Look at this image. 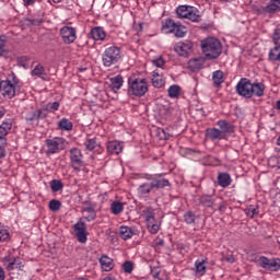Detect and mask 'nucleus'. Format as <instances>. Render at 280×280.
<instances>
[{
	"label": "nucleus",
	"mask_w": 280,
	"mask_h": 280,
	"mask_svg": "<svg viewBox=\"0 0 280 280\" xmlns=\"http://www.w3.org/2000/svg\"><path fill=\"white\" fill-rule=\"evenodd\" d=\"M119 60H121V48L109 46L104 50L102 56L104 67H113V65H117Z\"/></svg>",
	"instance_id": "obj_4"
},
{
	"label": "nucleus",
	"mask_w": 280,
	"mask_h": 280,
	"mask_svg": "<svg viewBox=\"0 0 280 280\" xmlns=\"http://www.w3.org/2000/svg\"><path fill=\"white\" fill-rule=\"evenodd\" d=\"M10 240V232L8 230H0V242H8Z\"/></svg>",
	"instance_id": "obj_50"
},
{
	"label": "nucleus",
	"mask_w": 280,
	"mask_h": 280,
	"mask_svg": "<svg viewBox=\"0 0 280 280\" xmlns=\"http://www.w3.org/2000/svg\"><path fill=\"white\" fill-rule=\"evenodd\" d=\"M244 212L247 218H255V215L259 214V208L257 206H248Z\"/></svg>",
	"instance_id": "obj_40"
},
{
	"label": "nucleus",
	"mask_w": 280,
	"mask_h": 280,
	"mask_svg": "<svg viewBox=\"0 0 280 280\" xmlns=\"http://www.w3.org/2000/svg\"><path fill=\"white\" fill-rule=\"evenodd\" d=\"M205 264H207V259L197 260L195 262L196 272L197 275H200V277L207 273V266H205Z\"/></svg>",
	"instance_id": "obj_27"
},
{
	"label": "nucleus",
	"mask_w": 280,
	"mask_h": 280,
	"mask_svg": "<svg viewBox=\"0 0 280 280\" xmlns=\"http://www.w3.org/2000/svg\"><path fill=\"white\" fill-rule=\"evenodd\" d=\"M168 95H170V97H178L180 95V86L171 85L168 88Z\"/></svg>",
	"instance_id": "obj_43"
},
{
	"label": "nucleus",
	"mask_w": 280,
	"mask_h": 280,
	"mask_svg": "<svg viewBox=\"0 0 280 280\" xmlns=\"http://www.w3.org/2000/svg\"><path fill=\"white\" fill-rule=\"evenodd\" d=\"M60 207H62V203L59 200L52 199L49 201L50 211H60Z\"/></svg>",
	"instance_id": "obj_47"
},
{
	"label": "nucleus",
	"mask_w": 280,
	"mask_h": 280,
	"mask_svg": "<svg viewBox=\"0 0 280 280\" xmlns=\"http://www.w3.org/2000/svg\"><path fill=\"white\" fill-rule=\"evenodd\" d=\"M0 159H5V149L0 148Z\"/></svg>",
	"instance_id": "obj_63"
},
{
	"label": "nucleus",
	"mask_w": 280,
	"mask_h": 280,
	"mask_svg": "<svg viewBox=\"0 0 280 280\" xmlns=\"http://www.w3.org/2000/svg\"><path fill=\"white\" fill-rule=\"evenodd\" d=\"M2 95L7 100H12L16 95V88H14L11 80L2 81Z\"/></svg>",
	"instance_id": "obj_13"
},
{
	"label": "nucleus",
	"mask_w": 280,
	"mask_h": 280,
	"mask_svg": "<svg viewBox=\"0 0 280 280\" xmlns=\"http://www.w3.org/2000/svg\"><path fill=\"white\" fill-rule=\"evenodd\" d=\"M10 130H12V122L4 121L0 125V137H8Z\"/></svg>",
	"instance_id": "obj_38"
},
{
	"label": "nucleus",
	"mask_w": 280,
	"mask_h": 280,
	"mask_svg": "<svg viewBox=\"0 0 280 280\" xmlns=\"http://www.w3.org/2000/svg\"><path fill=\"white\" fill-rule=\"evenodd\" d=\"M254 10L257 14H277L280 12V0H269L267 5Z\"/></svg>",
	"instance_id": "obj_10"
},
{
	"label": "nucleus",
	"mask_w": 280,
	"mask_h": 280,
	"mask_svg": "<svg viewBox=\"0 0 280 280\" xmlns=\"http://www.w3.org/2000/svg\"><path fill=\"white\" fill-rule=\"evenodd\" d=\"M119 235L121 237V240H130V237H132V235H135V233L132 232V229H130L129 226H120L119 229Z\"/></svg>",
	"instance_id": "obj_28"
},
{
	"label": "nucleus",
	"mask_w": 280,
	"mask_h": 280,
	"mask_svg": "<svg viewBox=\"0 0 280 280\" xmlns=\"http://www.w3.org/2000/svg\"><path fill=\"white\" fill-rule=\"evenodd\" d=\"M91 35L94 40H104L106 38V32L100 26L92 28Z\"/></svg>",
	"instance_id": "obj_23"
},
{
	"label": "nucleus",
	"mask_w": 280,
	"mask_h": 280,
	"mask_svg": "<svg viewBox=\"0 0 280 280\" xmlns=\"http://www.w3.org/2000/svg\"><path fill=\"white\" fill-rule=\"evenodd\" d=\"M46 148V154H56L60 152V150H65V148H67V140H65V138L47 139Z\"/></svg>",
	"instance_id": "obj_6"
},
{
	"label": "nucleus",
	"mask_w": 280,
	"mask_h": 280,
	"mask_svg": "<svg viewBox=\"0 0 280 280\" xmlns=\"http://www.w3.org/2000/svg\"><path fill=\"white\" fill-rule=\"evenodd\" d=\"M151 180L153 189H164V187H170V180L161 175L151 178Z\"/></svg>",
	"instance_id": "obj_14"
},
{
	"label": "nucleus",
	"mask_w": 280,
	"mask_h": 280,
	"mask_svg": "<svg viewBox=\"0 0 280 280\" xmlns=\"http://www.w3.org/2000/svg\"><path fill=\"white\" fill-rule=\"evenodd\" d=\"M58 108H60V102L48 103L46 105V110L48 113H56V110H58Z\"/></svg>",
	"instance_id": "obj_48"
},
{
	"label": "nucleus",
	"mask_w": 280,
	"mask_h": 280,
	"mask_svg": "<svg viewBox=\"0 0 280 280\" xmlns=\"http://www.w3.org/2000/svg\"><path fill=\"white\" fill-rule=\"evenodd\" d=\"M84 211L86 213L93 214V213H95V208H93V206H89V207L84 208Z\"/></svg>",
	"instance_id": "obj_57"
},
{
	"label": "nucleus",
	"mask_w": 280,
	"mask_h": 280,
	"mask_svg": "<svg viewBox=\"0 0 280 280\" xmlns=\"http://www.w3.org/2000/svg\"><path fill=\"white\" fill-rule=\"evenodd\" d=\"M152 189H154L152 183H144L138 187V194H140V196H148V194H150Z\"/></svg>",
	"instance_id": "obj_32"
},
{
	"label": "nucleus",
	"mask_w": 280,
	"mask_h": 280,
	"mask_svg": "<svg viewBox=\"0 0 280 280\" xmlns=\"http://www.w3.org/2000/svg\"><path fill=\"white\" fill-rule=\"evenodd\" d=\"M28 23H31V25H40V23H43V20L37 19V20H28Z\"/></svg>",
	"instance_id": "obj_55"
},
{
	"label": "nucleus",
	"mask_w": 280,
	"mask_h": 280,
	"mask_svg": "<svg viewBox=\"0 0 280 280\" xmlns=\"http://www.w3.org/2000/svg\"><path fill=\"white\" fill-rule=\"evenodd\" d=\"M58 127L60 128V130H73V122H71V120L67 119V118H62L59 122H58Z\"/></svg>",
	"instance_id": "obj_34"
},
{
	"label": "nucleus",
	"mask_w": 280,
	"mask_h": 280,
	"mask_svg": "<svg viewBox=\"0 0 280 280\" xmlns=\"http://www.w3.org/2000/svg\"><path fill=\"white\" fill-rule=\"evenodd\" d=\"M206 135H207L208 139H211V141H218V140L226 139V136L224 135V131H221L218 128L207 129Z\"/></svg>",
	"instance_id": "obj_15"
},
{
	"label": "nucleus",
	"mask_w": 280,
	"mask_h": 280,
	"mask_svg": "<svg viewBox=\"0 0 280 280\" xmlns=\"http://www.w3.org/2000/svg\"><path fill=\"white\" fill-rule=\"evenodd\" d=\"M269 60L280 62V47L276 46L269 51Z\"/></svg>",
	"instance_id": "obj_35"
},
{
	"label": "nucleus",
	"mask_w": 280,
	"mask_h": 280,
	"mask_svg": "<svg viewBox=\"0 0 280 280\" xmlns=\"http://www.w3.org/2000/svg\"><path fill=\"white\" fill-rule=\"evenodd\" d=\"M147 226L150 233H152L153 235H156V233H159V230L161 229V226L156 222V219H153V221H148Z\"/></svg>",
	"instance_id": "obj_37"
},
{
	"label": "nucleus",
	"mask_w": 280,
	"mask_h": 280,
	"mask_svg": "<svg viewBox=\"0 0 280 280\" xmlns=\"http://www.w3.org/2000/svg\"><path fill=\"white\" fill-rule=\"evenodd\" d=\"M7 270H23L25 268V260L21 257L5 256L2 259Z\"/></svg>",
	"instance_id": "obj_8"
},
{
	"label": "nucleus",
	"mask_w": 280,
	"mask_h": 280,
	"mask_svg": "<svg viewBox=\"0 0 280 280\" xmlns=\"http://www.w3.org/2000/svg\"><path fill=\"white\" fill-rule=\"evenodd\" d=\"M70 159L72 162V167L78 170L75 165H82V151L80 149L74 148L70 151Z\"/></svg>",
	"instance_id": "obj_16"
},
{
	"label": "nucleus",
	"mask_w": 280,
	"mask_h": 280,
	"mask_svg": "<svg viewBox=\"0 0 280 280\" xmlns=\"http://www.w3.org/2000/svg\"><path fill=\"white\" fill-rule=\"evenodd\" d=\"M202 65H205V59L202 57L190 59L188 62V68L190 71H200L202 69Z\"/></svg>",
	"instance_id": "obj_19"
},
{
	"label": "nucleus",
	"mask_w": 280,
	"mask_h": 280,
	"mask_svg": "<svg viewBox=\"0 0 280 280\" xmlns=\"http://www.w3.org/2000/svg\"><path fill=\"white\" fill-rule=\"evenodd\" d=\"M40 117H46V115H43V109H38L37 112H31L26 116V121H38Z\"/></svg>",
	"instance_id": "obj_33"
},
{
	"label": "nucleus",
	"mask_w": 280,
	"mask_h": 280,
	"mask_svg": "<svg viewBox=\"0 0 280 280\" xmlns=\"http://www.w3.org/2000/svg\"><path fill=\"white\" fill-rule=\"evenodd\" d=\"M276 108H277V110H280V100L277 101V103H276Z\"/></svg>",
	"instance_id": "obj_64"
},
{
	"label": "nucleus",
	"mask_w": 280,
	"mask_h": 280,
	"mask_svg": "<svg viewBox=\"0 0 280 280\" xmlns=\"http://www.w3.org/2000/svg\"><path fill=\"white\" fill-rule=\"evenodd\" d=\"M65 187V184L60 179H52L50 182V189L51 191H62V188Z\"/></svg>",
	"instance_id": "obj_41"
},
{
	"label": "nucleus",
	"mask_w": 280,
	"mask_h": 280,
	"mask_svg": "<svg viewBox=\"0 0 280 280\" xmlns=\"http://www.w3.org/2000/svg\"><path fill=\"white\" fill-rule=\"evenodd\" d=\"M258 266L265 270L277 272V270L280 269V259H270L266 256H261L258 258Z\"/></svg>",
	"instance_id": "obj_9"
},
{
	"label": "nucleus",
	"mask_w": 280,
	"mask_h": 280,
	"mask_svg": "<svg viewBox=\"0 0 280 280\" xmlns=\"http://www.w3.org/2000/svg\"><path fill=\"white\" fill-rule=\"evenodd\" d=\"M271 38L276 47H280V28L275 30Z\"/></svg>",
	"instance_id": "obj_49"
},
{
	"label": "nucleus",
	"mask_w": 280,
	"mask_h": 280,
	"mask_svg": "<svg viewBox=\"0 0 280 280\" xmlns=\"http://www.w3.org/2000/svg\"><path fill=\"white\" fill-rule=\"evenodd\" d=\"M121 86H124V77H121V74L110 79L112 91H119Z\"/></svg>",
	"instance_id": "obj_25"
},
{
	"label": "nucleus",
	"mask_w": 280,
	"mask_h": 280,
	"mask_svg": "<svg viewBox=\"0 0 280 280\" xmlns=\"http://www.w3.org/2000/svg\"><path fill=\"white\" fill-rule=\"evenodd\" d=\"M225 261H228L229 264H234L235 262V257H233V255H228L225 257Z\"/></svg>",
	"instance_id": "obj_58"
},
{
	"label": "nucleus",
	"mask_w": 280,
	"mask_h": 280,
	"mask_svg": "<svg viewBox=\"0 0 280 280\" xmlns=\"http://www.w3.org/2000/svg\"><path fill=\"white\" fill-rule=\"evenodd\" d=\"M217 179L218 185L223 188L230 187L231 183H233V179L229 173H219Z\"/></svg>",
	"instance_id": "obj_18"
},
{
	"label": "nucleus",
	"mask_w": 280,
	"mask_h": 280,
	"mask_svg": "<svg viewBox=\"0 0 280 280\" xmlns=\"http://www.w3.org/2000/svg\"><path fill=\"white\" fill-rule=\"evenodd\" d=\"M9 51L5 49V47L0 48V56H3L4 58L8 56Z\"/></svg>",
	"instance_id": "obj_60"
},
{
	"label": "nucleus",
	"mask_w": 280,
	"mask_h": 280,
	"mask_svg": "<svg viewBox=\"0 0 280 280\" xmlns=\"http://www.w3.org/2000/svg\"><path fill=\"white\" fill-rule=\"evenodd\" d=\"M153 65L155 67H163V65H165V60L163 59V57H158L155 59L152 60Z\"/></svg>",
	"instance_id": "obj_51"
},
{
	"label": "nucleus",
	"mask_w": 280,
	"mask_h": 280,
	"mask_svg": "<svg viewBox=\"0 0 280 280\" xmlns=\"http://www.w3.org/2000/svg\"><path fill=\"white\" fill-rule=\"evenodd\" d=\"M10 78L11 79H8V80H10L13 86L16 88V84H19V79H16V75L14 74H12Z\"/></svg>",
	"instance_id": "obj_54"
},
{
	"label": "nucleus",
	"mask_w": 280,
	"mask_h": 280,
	"mask_svg": "<svg viewBox=\"0 0 280 280\" xmlns=\"http://www.w3.org/2000/svg\"><path fill=\"white\" fill-rule=\"evenodd\" d=\"M177 23L172 19H167L162 23V30L166 32V34H173Z\"/></svg>",
	"instance_id": "obj_26"
},
{
	"label": "nucleus",
	"mask_w": 280,
	"mask_h": 280,
	"mask_svg": "<svg viewBox=\"0 0 280 280\" xmlns=\"http://www.w3.org/2000/svg\"><path fill=\"white\" fill-rule=\"evenodd\" d=\"M124 272H126L127 275H132V271L135 270V266L132 265V261L127 260L122 264L121 266Z\"/></svg>",
	"instance_id": "obj_44"
},
{
	"label": "nucleus",
	"mask_w": 280,
	"mask_h": 280,
	"mask_svg": "<svg viewBox=\"0 0 280 280\" xmlns=\"http://www.w3.org/2000/svg\"><path fill=\"white\" fill-rule=\"evenodd\" d=\"M0 280H5V270L3 267H0Z\"/></svg>",
	"instance_id": "obj_59"
},
{
	"label": "nucleus",
	"mask_w": 280,
	"mask_h": 280,
	"mask_svg": "<svg viewBox=\"0 0 280 280\" xmlns=\"http://www.w3.org/2000/svg\"><path fill=\"white\" fill-rule=\"evenodd\" d=\"M176 14L179 19H188V21H192V23L200 22V12L196 7L179 5L176 9Z\"/></svg>",
	"instance_id": "obj_5"
},
{
	"label": "nucleus",
	"mask_w": 280,
	"mask_h": 280,
	"mask_svg": "<svg viewBox=\"0 0 280 280\" xmlns=\"http://www.w3.org/2000/svg\"><path fill=\"white\" fill-rule=\"evenodd\" d=\"M266 85H264V83H252L246 78L241 79L236 84V93L246 100H250L253 95H256V97H264Z\"/></svg>",
	"instance_id": "obj_1"
},
{
	"label": "nucleus",
	"mask_w": 280,
	"mask_h": 280,
	"mask_svg": "<svg viewBox=\"0 0 280 280\" xmlns=\"http://www.w3.org/2000/svg\"><path fill=\"white\" fill-rule=\"evenodd\" d=\"M219 211H221V213H224L226 211V206L223 202L219 205Z\"/></svg>",
	"instance_id": "obj_62"
},
{
	"label": "nucleus",
	"mask_w": 280,
	"mask_h": 280,
	"mask_svg": "<svg viewBox=\"0 0 280 280\" xmlns=\"http://www.w3.org/2000/svg\"><path fill=\"white\" fill-rule=\"evenodd\" d=\"M143 215L145 218V222H152L154 219V211H152V208H147L143 210Z\"/></svg>",
	"instance_id": "obj_46"
},
{
	"label": "nucleus",
	"mask_w": 280,
	"mask_h": 280,
	"mask_svg": "<svg viewBox=\"0 0 280 280\" xmlns=\"http://www.w3.org/2000/svg\"><path fill=\"white\" fill-rule=\"evenodd\" d=\"M75 237L80 244H86L89 232L86 231V223L79 221L73 225Z\"/></svg>",
	"instance_id": "obj_11"
},
{
	"label": "nucleus",
	"mask_w": 280,
	"mask_h": 280,
	"mask_svg": "<svg viewBox=\"0 0 280 280\" xmlns=\"http://www.w3.org/2000/svg\"><path fill=\"white\" fill-rule=\"evenodd\" d=\"M174 50L183 58H189L194 54V43L189 39L178 42L174 46Z\"/></svg>",
	"instance_id": "obj_7"
},
{
	"label": "nucleus",
	"mask_w": 280,
	"mask_h": 280,
	"mask_svg": "<svg viewBox=\"0 0 280 280\" xmlns=\"http://www.w3.org/2000/svg\"><path fill=\"white\" fill-rule=\"evenodd\" d=\"M31 75H35L36 78H40V80L47 81V71H45V67L43 65H37L32 71Z\"/></svg>",
	"instance_id": "obj_21"
},
{
	"label": "nucleus",
	"mask_w": 280,
	"mask_h": 280,
	"mask_svg": "<svg viewBox=\"0 0 280 280\" xmlns=\"http://www.w3.org/2000/svg\"><path fill=\"white\" fill-rule=\"evenodd\" d=\"M173 34H175L177 38H184L185 34H187V31L185 30V26H183L180 23H177Z\"/></svg>",
	"instance_id": "obj_36"
},
{
	"label": "nucleus",
	"mask_w": 280,
	"mask_h": 280,
	"mask_svg": "<svg viewBox=\"0 0 280 280\" xmlns=\"http://www.w3.org/2000/svg\"><path fill=\"white\" fill-rule=\"evenodd\" d=\"M101 267L105 272H110V269L114 268V264L110 257L108 256H102L100 259Z\"/></svg>",
	"instance_id": "obj_24"
},
{
	"label": "nucleus",
	"mask_w": 280,
	"mask_h": 280,
	"mask_svg": "<svg viewBox=\"0 0 280 280\" xmlns=\"http://www.w3.org/2000/svg\"><path fill=\"white\" fill-rule=\"evenodd\" d=\"M218 126L221 128V132H223L225 137L228 132H233V126L226 120H219Z\"/></svg>",
	"instance_id": "obj_30"
},
{
	"label": "nucleus",
	"mask_w": 280,
	"mask_h": 280,
	"mask_svg": "<svg viewBox=\"0 0 280 280\" xmlns=\"http://www.w3.org/2000/svg\"><path fill=\"white\" fill-rule=\"evenodd\" d=\"M5 36H0V49H3V47H5Z\"/></svg>",
	"instance_id": "obj_61"
},
{
	"label": "nucleus",
	"mask_w": 280,
	"mask_h": 280,
	"mask_svg": "<svg viewBox=\"0 0 280 280\" xmlns=\"http://www.w3.org/2000/svg\"><path fill=\"white\" fill-rule=\"evenodd\" d=\"M110 210H112V213H114V215H119V213L124 211V203L119 201H114L110 206Z\"/></svg>",
	"instance_id": "obj_39"
},
{
	"label": "nucleus",
	"mask_w": 280,
	"mask_h": 280,
	"mask_svg": "<svg viewBox=\"0 0 280 280\" xmlns=\"http://www.w3.org/2000/svg\"><path fill=\"white\" fill-rule=\"evenodd\" d=\"M0 148L2 150H5V148H8V139H5V136H0Z\"/></svg>",
	"instance_id": "obj_52"
},
{
	"label": "nucleus",
	"mask_w": 280,
	"mask_h": 280,
	"mask_svg": "<svg viewBox=\"0 0 280 280\" xmlns=\"http://www.w3.org/2000/svg\"><path fill=\"white\" fill-rule=\"evenodd\" d=\"M122 150L124 145L117 140L107 143V152H109V154H121Z\"/></svg>",
	"instance_id": "obj_17"
},
{
	"label": "nucleus",
	"mask_w": 280,
	"mask_h": 280,
	"mask_svg": "<svg viewBox=\"0 0 280 280\" xmlns=\"http://www.w3.org/2000/svg\"><path fill=\"white\" fill-rule=\"evenodd\" d=\"M60 36L66 45H71V43H75V28L71 26H63L60 30Z\"/></svg>",
	"instance_id": "obj_12"
},
{
	"label": "nucleus",
	"mask_w": 280,
	"mask_h": 280,
	"mask_svg": "<svg viewBox=\"0 0 280 280\" xmlns=\"http://www.w3.org/2000/svg\"><path fill=\"white\" fill-rule=\"evenodd\" d=\"M85 150H89V152H93L97 148V139L95 138H88L84 140L83 143Z\"/></svg>",
	"instance_id": "obj_31"
},
{
	"label": "nucleus",
	"mask_w": 280,
	"mask_h": 280,
	"mask_svg": "<svg viewBox=\"0 0 280 280\" xmlns=\"http://www.w3.org/2000/svg\"><path fill=\"white\" fill-rule=\"evenodd\" d=\"M128 83L129 95H135L136 97H143V95L148 93V82L145 81V79L130 77Z\"/></svg>",
	"instance_id": "obj_3"
},
{
	"label": "nucleus",
	"mask_w": 280,
	"mask_h": 280,
	"mask_svg": "<svg viewBox=\"0 0 280 280\" xmlns=\"http://www.w3.org/2000/svg\"><path fill=\"white\" fill-rule=\"evenodd\" d=\"M201 51L208 60H215L222 54V43L215 37H208L201 40Z\"/></svg>",
	"instance_id": "obj_2"
},
{
	"label": "nucleus",
	"mask_w": 280,
	"mask_h": 280,
	"mask_svg": "<svg viewBox=\"0 0 280 280\" xmlns=\"http://www.w3.org/2000/svg\"><path fill=\"white\" fill-rule=\"evenodd\" d=\"M152 84L155 89H162V86H165V79L161 77L159 70L153 71Z\"/></svg>",
	"instance_id": "obj_22"
},
{
	"label": "nucleus",
	"mask_w": 280,
	"mask_h": 280,
	"mask_svg": "<svg viewBox=\"0 0 280 280\" xmlns=\"http://www.w3.org/2000/svg\"><path fill=\"white\" fill-rule=\"evenodd\" d=\"M164 245H165V241H163V238H155L153 242V246H155V248Z\"/></svg>",
	"instance_id": "obj_53"
},
{
	"label": "nucleus",
	"mask_w": 280,
	"mask_h": 280,
	"mask_svg": "<svg viewBox=\"0 0 280 280\" xmlns=\"http://www.w3.org/2000/svg\"><path fill=\"white\" fill-rule=\"evenodd\" d=\"M212 81L217 89H220L224 84V72L222 70H217L212 73Z\"/></svg>",
	"instance_id": "obj_20"
},
{
	"label": "nucleus",
	"mask_w": 280,
	"mask_h": 280,
	"mask_svg": "<svg viewBox=\"0 0 280 280\" xmlns=\"http://www.w3.org/2000/svg\"><path fill=\"white\" fill-rule=\"evenodd\" d=\"M95 218H97V214L92 213V214L85 217L84 220H86L88 222H93V220H95Z\"/></svg>",
	"instance_id": "obj_56"
},
{
	"label": "nucleus",
	"mask_w": 280,
	"mask_h": 280,
	"mask_svg": "<svg viewBox=\"0 0 280 280\" xmlns=\"http://www.w3.org/2000/svg\"><path fill=\"white\" fill-rule=\"evenodd\" d=\"M155 135L162 141H165V140L170 139V133H166L165 129H163V128H158L155 130Z\"/></svg>",
	"instance_id": "obj_45"
},
{
	"label": "nucleus",
	"mask_w": 280,
	"mask_h": 280,
	"mask_svg": "<svg viewBox=\"0 0 280 280\" xmlns=\"http://www.w3.org/2000/svg\"><path fill=\"white\" fill-rule=\"evenodd\" d=\"M184 222H186V224H194V222H196V213L187 211L184 214Z\"/></svg>",
	"instance_id": "obj_42"
},
{
	"label": "nucleus",
	"mask_w": 280,
	"mask_h": 280,
	"mask_svg": "<svg viewBox=\"0 0 280 280\" xmlns=\"http://www.w3.org/2000/svg\"><path fill=\"white\" fill-rule=\"evenodd\" d=\"M199 202L203 207H213V205H215V199L209 195H202L199 198Z\"/></svg>",
	"instance_id": "obj_29"
}]
</instances>
